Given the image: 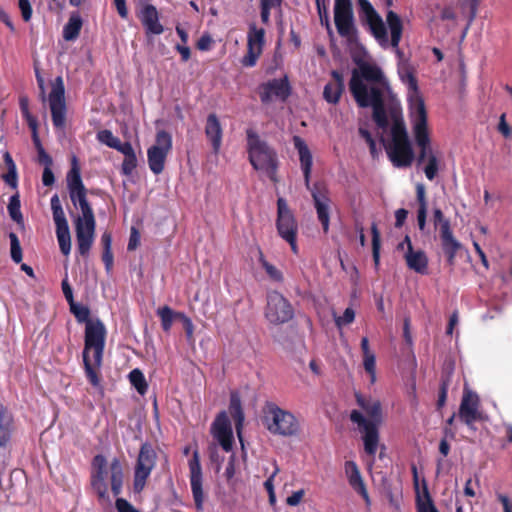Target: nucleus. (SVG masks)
Returning a JSON list of instances; mask_svg holds the SVG:
<instances>
[{"mask_svg":"<svg viewBox=\"0 0 512 512\" xmlns=\"http://www.w3.org/2000/svg\"><path fill=\"white\" fill-rule=\"evenodd\" d=\"M462 9L464 10L466 7L469 10V16H468V26L474 21L477 10L479 6V0H463L461 3Z\"/></svg>","mask_w":512,"mask_h":512,"instance_id":"nucleus-52","label":"nucleus"},{"mask_svg":"<svg viewBox=\"0 0 512 512\" xmlns=\"http://www.w3.org/2000/svg\"><path fill=\"white\" fill-rule=\"evenodd\" d=\"M32 141L37 150L39 164L44 165V167H51L53 164V159L45 151V149L41 143V140L39 138L38 131L37 132L34 131V133H32Z\"/></svg>","mask_w":512,"mask_h":512,"instance_id":"nucleus-38","label":"nucleus"},{"mask_svg":"<svg viewBox=\"0 0 512 512\" xmlns=\"http://www.w3.org/2000/svg\"><path fill=\"white\" fill-rule=\"evenodd\" d=\"M229 410H230L231 415L233 416V418L236 421L237 434L240 439V442L242 443L241 427H242V424L244 421V414H243L242 407H241L240 397H239L238 393H236V392L231 393Z\"/></svg>","mask_w":512,"mask_h":512,"instance_id":"nucleus-33","label":"nucleus"},{"mask_svg":"<svg viewBox=\"0 0 512 512\" xmlns=\"http://www.w3.org/2000/svg\"><path fill=\"white\" fill-rule=\"evenodd\" d=\"M3 180L11 187L17 186V169H10L3 176Z\"/></svg>","mask_w":512,"mask_h":512,"instance_id":"nucleus-62","label":"nucleus"},{"mask_svg":"<svg viewBox=\"0 0 512 512\" xmlns=\"http://www.w3.org/2000/svg\"><path fill=\"white\" fill-rule=\"evenodd\" d=\"M9 239L11 258L15 263L19 264L23 259L19 238L14 232H11L9 234Z\"/></svg>","mask_w":512,"mask_h":512,"instance_id":"nucleus-46","label":"nucleus"},{"mask_svg":"<svg viewBox=\"0 0 512 512\" xmlns=\"http://www.w3.org/2000/svg\"><path fill=\"white\" fill-rule=\"evenodd\" d=\"M69 197L73 205L76 207L78 203L82 202V200L87 199V190L86 188H82L78 190L69 191Z\"/></svg>","mask_w":512,"mask_h":512,"instance_id":"nucleus-55","label":"nucleus"},{"mask_svg":"<svg viewBox=\"0 0 512 512\" xmlns=\"http://www.w3.org/2000/svg\"><path fill=\"white\" fill-rule=\"evenodd\" d=\"M355 312L352 308L348 307L342 316L336 317L335 322L338 327L350 324L354 321Z\"/></svg>","mask_w":512,"mask_h":512,"instance_id":"nucleus-53","label":"nucleus"},{"mask_svg":"<svg viewBox=\"0 0 512 512\" xmlns=\"http://www.w3.org/2000/svg\"><path fill=\"white\" fill-rule=\"evenodd\" d=\"M361 24L367 26L372 36L381 44L388 43L385 23L369 0H356Z\"/></svg>","mask_w":512,"mask_h":512,"instance_id":"nucleus-12","label":"nucleus"},{"mask_svg":"<svg viewBox=\"0 0 512 512\" xmlns=\"http://www.w3.org/2000/svg\"><path fill=\"white\" fill-rule=\"evenodd\" d=\"M211 432L220 446L226 452L232 450L233 432L230 420L226 412H221L212 424Z\"/></svg>","mask_w":512,"mask_h":512,"instance_id":"nucleus-22","label":"nucleus"},{"mask_svg":"<svg viewBox=\"0 0 512 512\" xmlns=\"http://www.w3.org/2000/svg\"><path fill=\"white\" fill-rule=\"evenodd\" d=\"M20 200L19 196L13 195L11 196L8 204V212L13 221H15L18 224H23V216L20 210Z\"/></svg>","mask_w":512,"mask_h":512,"instance_id":"nucleus-45","label":"nucleus"},{"mask_svg":"<svg viewBox=\"0 0 512 512\" xmlns=\"http://www.w3.org/2000/svg\"><path fill=\"white\" fill-rule=\"evenodd\" d=\"M77 205L81 210V215H77L74 219L77 250L81 256L86 257L94 242L96 220L87 199Z\"/></svg>","mask_w":512,"mask_h":512,"instance_id":"nucleus-8","label":"nucleus"},{"mask_svg":"<svg viewBox=\"0 0 512 512\" xmlns=\"http://www.w3.org/2000/svg\"><path fill=\"white\" fill-rule=\"evenodd\" d=\"M115 505L118 512H138L127 500L123 498H117Z\"/></svg>","mask_w":512,"mask_h":512,"instance_id":"nucleus-58","label":"nucleus"},{"mask_svg":"<svg viewBox=\"0 0 512 512\" xmlns=\"http://www.w3.org/2000/svg\"><path fill=\"white\" fill-rule=\"evenodd\" d=\"M82 18L79 14H72L63 28V38L66 41H73L78 38L82 28Z\"/></svg>","mask_w":512,"mask_h":512,"instance_id":"nucleus-34","label":"nucleus"},{"mask_svg":"<svg viewBox=\"0 0 512 512\" xmlns=\"http://www.w3.org/2000/svg\"><path fill=\"white\" fill-rule=\"evenodd\" d=\"M372 233V256L376 265L379 264L380 259V233L376 224H373L371 227Z\"/></svg>","mask_w":512,"mask_h":512,"instance_id":"nucleus-50","label":"nucleus"},{"mask_svg":"<svg viewBox=\"0 0 512 512\" xmlns=\"http://www.w3.org/2000/svg\"><path fill=\"white\" fill-rule=\"evenodd\" d=\"M309 190L311 191L318 220L322 225L324 233H327L330 223L328 189L323 183L316 182Z\"/></svg>","mask_w":512,"mask_h":512,"instance_id":"nucleus-20","label":"nucleus"},{"mask_svg":"<svg viewBox=\"0 0 512 512\" xmlns=\"http://www.w3.org/2000/svg\"><path fill=\"white\" fill-rule=\"evenodd\" d=\"M56 236L61 252L67 256L71 251V235L69 227L56 229Z\"/></svg>","mask_w":512,"mask_h":512,"instance_id":"nucleus-42","label":"nucleus"},{"mask_svg":"<svg viewBox=\"0 0 512 512\" xmlns=\"http://www.w3.org/2000/svg\"><path fill=\"white\" fill-rule=\"evenodd\" d=\"M303 496L304 490L295 491L286 499V503L289 506H297L302 501Z\"/></svg>","mask_w":512,"mask_h":512,"instance_id":"nucleus-63","label":"nucleus"},{"mask_svg":"<svg viewBox=\"0 0 512 512\" xmlns=\"http://www.w3.org/2000/svg\"><path fill=\"white\" fill-rule=\"evenodd\" d=\"M258 254H259V262H260L262 268L265 270L268 277L275 282L282 281V279H283L282 272L277 267L270 264L265 259L264 254L260 249L258 250Z\"/></svg>","mask_w":512,"mask_h":512,"instance_id":"nucleus-40","label":"nucleus"},{"mask_svg":"<svg viewBox=\"0 0 512 512\" xmlns=\"http://www.w3.org/2000/svg\"><path fill=\"white\" fill-rule=\"evenodd\" d=\"M157 314L161 319L162 328L166 332H168L171 329L175 319H181V316H183V314L174 312L168 306L158 308Z\"/></svg>","mask_w":512,"mask_h":512,"instance_id":"nucleus-37","label":"nucleus"},{"mask_svg":"<svg viewBox=\"0 0 512 512\" xmlns=\"http://www.w3.org/2000/svg\"><path fill=\"white\" fill-rule=\"evenodd\" d=\"M129 379L131 384L141 395L146 393L148 386L143 373L139 369L132 370L129 374Z\"/></svg>","mask_w":512,"mask_h":512,"instance_id":"nucleus-43","label":"nucleus"},{"mask_svg":"<svg viewBox=\"0 0 512 512\" xmlns=\"http://www.w3.org/2000/svg\"><path fill=\"white\" fill-rule=\"evenodd\" d=\"M67 186L69 191L85 188L82 182L80 170L76 166V164L71 168L70 172L68 173Z\"/></svg>","mask_w":512,"mask_h":512,"instance_id":"nucleus-44","label":"nucleus"},{"mask_svg":"<svg viewBox=\"0 0 512 512\" xmlns=\"http://www.w3.org/2000/svg\"><path fill=\"white\" fill-rule=\"evenodd\" d=\"M139 18L147 35H160L164 32V27L159 22V13L154 5L146 4Z\"/></svg>","mask_w":512,"mask_h":512,"instance_id":"nucleus-25","label":"nucleus"},{"mask_svg":"<svg viewBox=\"0 0 512 512\" xmlns=\"http://www.w3.org/2000/svg\"><path fill=\"white\" fill-rule=\"evenodd\" d=\"M293 144L295 149L298 151L299 154V160L301 169L304 176V182L307 189H310V178H311V171H312V165H313V157L312 154L305 143V141L300 136H294L293 137Z\"/></svg>","mask_w":512,"mask_h":512,"instance_id":"nucleus-24","label":"nucleus"},{"mask_svg":"<svg viewBox=\"0 0 512 512\" xmlns=\"http://www.w3.org/2000/svg\"><path fill=\"white\" fill-rule=\"evenodd\" d=\"M108 482L113 495L119 496L124 482L122 464L117 458L108 462L103 455H96L92 462L91 486L103 506H109L112 502L108 492Z\"/></svg>","mask_w":512,"mask_h":512,"instance_id":"nucleus-3","label":"nucleus"},{"mask_svg":"<svg viewBox=\"0 0 512 512\" xmlns=\"http://www.w3.org/2000/svg\"><path fill=\"white\" fill-rule=\"evenodd\" d=\"M55 182V176L51 167H44L42 174V183L44 186H52Z\"/></svg>","mask_w":512,"mask_h":512,"instance_id":"nucleus-59","label":"nucleus"},{"mask_svg":"<svg viewBox=\"0 0 512 512\" xmlns=\"http://www.w3.org/2000/svg\"><path fill=\"white\" fill-rule=\"evenodd\" d=\"M408 216V211L404 208H400L395 212V227L401 228Z\"/></svg>","mask_w":512,"mask_h":512,"instance_id":"nucleus-60","label":"nucleus"},{"mask_svg":"<svg viewBox=\"0 0 512 512\" xmlns=\"http://www.w3.org/2000/svg\"><path fill=\"white\" fill-rule=\"evenodd\" d=\"M331 76L334 79L333 82H329L325 85L323 90V98L330 104H337L345 90L343 75L333 70Z\"/></svg>","mask_w":512,"mask_h":512,"instance_id":"nucleus-28","label":"nucleus"},{"mask_svg":"<svg viewBox=\"0 0 512 512\" xmlns=\"http://www.w3.org/2000/svg\"><path fill=\"white\" fill-rule=\"evenodd\" d=\"M114 149L122 153L124 157H128L135 154L133 146L131 145L130 142L119 141Z\"/></svg>","mask_w":512,"mask_h":512,"instance_id":"nucleus-57","label":"nucleus"},{"mask_svg":"<svg viewBox=\"0 0 512 512\" xmlns=\"http://www.w3.org/2000/svg\"><path fill=\"white\" fill-rule=\"evenodd\" d=\"M363 367L369 374L370 383L376 382V356L375 354L363 356Z\"/></svg>","mask_w":512,"mask_h":512,"instance_id":"nucleus-49","label":"nucleus"},{"mask_svg":"<svg viewBox=\"0 0 512 512\" xmlns=\"http://www.w3.org/2000/svg\"><path fill=\"white\" fill-rule=\"evenodd\" d=\"M291 93V87L286 77L272 79L259 86V96L263 104H268L273 97L285 101Z\"/></svg>","mask_w":512,"mask_h":512,"instance_id":"nucleus-21","label":"nucleus"},{"mask_svg":"<svg viewBox=\"0 0 512 512\" xmlns=\"http://www.w3.org/2000/svg\"><path fill=\"white\" fill-rule=\"evenodd\" d=\"M248 160L252 167L265 173L273 182H277V152L259 134L249 128L246 130Z\"/></svg>","mask_w":512,"mask_h":512,"instance_id":"nucleus-5","label":"nucleus"},{"mask_svg":"<svg viewBox=\"0 0 512 512\" xmlns=\"http://www.w3.org/2000/svg\"><path fill=\"white\" fill-rule=\"evenodd\" d=\"M156 464V453L149 444L141 446L134 471L133 490L140 493Z\"/></svg>","mask_w":512,"mask_h":512,"instance_id":"nucleus-16","label":"nucleus"},{"mask_svg":"<svg viewBox=\"0 0 512 512\" xmlns=\"http://www.w3.org/2000/svg\"><path fill=\"white\" fill-rule=\"evenodd\" d=\"M435 511H437V509L429 497L426 500L420 501L418 503V512H435Z\"/></svg>","mask_w":512,"mask_h":512,"instance_id":"nucleus-64","label":"nucleus"},{"mask_svg":"<svg viewBox=\"0 0 512 512\" xmlns=\"http://www.w3.org/2000/svg\"><path fill=\"white\" fill-rule=\"evenodd\" d=\"M65 294V298L68 301L70 305V310L80 323H85V326L87 325V322L89 321H95V319H90V311L87 306L77 303L73 299V290H63Z\"/></svg>","mask_w":512,"mask_h":512,"instance_id":"nucleus-32","label":"nucleus"},{"mask_svg":"<svg viewBox=\"0 0 512 512\" xmlns=\"http://www.w3.org/2000/svg\"><path fill=\"white\" fill-rule=\"evenodd\" d=\"M189 470L191 490L195 505L197 509H201L203 504L202 469L197 451H194L193 457L189 460Z\"/></svg>","mask_w":512,"mask_h":512,"instance_id":"nucleus-23","label":"nucleus"},{"mask_svg":"<svg viewBox=\"0 0 512 512\" xmlns=\"http://www.w3.org/2000/svg\"><path fill=\"white\" fill-rule=\"evenodd\" d=\"M334 23L340 37L352 41L356 39L358 29L355 25L351 0H334Z\"/></svg>","mask_w":512,"mask_h":512,"instance_id":"nucleus-11","label":"nucleus"},{"mask_svg":"<svg viewBox=\"0 0 512 512\" xmlns=\"http://www.w3.org/2000/svg\"><path fill=\"white\" fill-rule=\"evenodd\" d=\"M139 242H140L139 232L135 228H132L129 242L127 245V249L129 251L135 250L137 248V246L139 245Z\"/></svg>","mask_w":512,"mask_h":512,"instance_id":"nucleus-61","label":"nucleus"},{"mask_svg":"<svg viewBox=\"0 0 512 512\" xmlns=\"http://www.w3.org/2000/svg\"><path fill=\"white\" fill-rule=\"evenodd\" d=\"M349 90L358 107L372 108L373 121L379 128L388 127L385 96L391 92V87L378 65L361 62L352 71Z\"/></svg>","mask_w":512,"mask_h":512,"instance_id":"nucleus-1","label":"nucleus"},{"mask_svg":"<svg viewBox=\"0 0 512 512\" xmlns=\"http://www.w3.org/2000/svg\"><path fill=\"white\" fill-rule=\"evenodd\" d=\"M398 74L401 81L405 83L409 89V105L412 120L418 119L419 107L422 105L424 110H426V107L418 90V81L414 75V70L409 64L405 63L399 66Z\"/></svg>","mask_w":512,"mask_h":512,"instance_id":"nucleus-17","label":"nucleus"},{"mask_svg":"<svg viewBox=\"0 0 512 512\" xmlns=\"http://www.w3.org/2000/svg\"><path fill=\"white\" fill-rule=\"evenodd\" d=\"M19 107L23 118L26 120L28 127L31 132L38 131V121L35 116L30 113L29 110V99L27 96H21L19 98Z\"/></svg>","mask_w":512,"mask_h":512,"instance_id":"nucleus-36","label":"nucleus"},{"mask_svg":"<svg viewBox=\"0 0 512 512\" xmlns=\"http://www.w3.org/2000/svg\"><path fill=\"white\" fill-rule=\"evenodd\" d=\"M344 469L350 486L369 504L370 498L357 464L354 461H346Z\"/></svg>","mask_w":512,"mask_h":512,"instance_id":"nucleus-27","label":"nucleus"},{"mask_svg":"<svg viewBox=\"0 0 512 512\" xmlns=\"http://www.w3.org/2000/svg\"><path fill=\"white\" fill-rule=\"evenodd\" d=\"M412 129L416 145L419 148L417 157L418 165L427 161L424 173L428 180L432 181L439 170V160L431 147V139L428 131L427 111L421 105L418 109V119L412 120Z\"/></svg>","mask_w":512,"mask_h":512,"instance_id":"nucleus-6","label":"nucleus"},{"mask_svg":"<svg viewBox=\"0 0 512 512\" xmlns=\"http://www.w3.org/2000/svg\"><path fill=\"white\" fill-rule=\"evenodd\" d=\"M50 205L56 229L69 227L59 196L57 194H54L51 197Z\"/></svg>","mask_w":512,"mask_h":512,"instance_id":"nucleus-35","label":"nucleus"},{"mask_svg":"<svg viewBox=\"0 0 512 512\" xmlns=\"http://www.w3.org/2000/svg\"><path fill=\"white\" fill-rule=\"evenodd\" d=\"M97 140L105 145H107L109 148H115L120 141V139L113 135V133L108 129L100 130L97 133Z\"/></svg>","mask_w":512,"mask_h":512,"instance_id":"nucleus-48","label":"nucleus"},{"mask_svg":"<svg viewBox=\"0 0 512 512\" xmlns=\"http://www.w3.org/2000/svg\"><path fill=\"white\" fill-rule=\"evenodd\" d=\"M294 309L289 301L278 291L270 290L267 294L265 318L272 325H281L290 321Z\"/></svg>","mask_w":512,"mask_h":512,"instance_id":"nucleus-13","label":"nucleus"},{"mask_svg":"<svg viewBox=\"0 0 512 512\" xmlns=\"http://www.w3.org/2000/svg\"><path fill=\"white\" fill-rule=\"evenodd\" d=\"M440 240L447 263L453 266L455 264L456 253L461 248V243L454 237L453 232L448 231L447 228H444L443 233L440 234Z\"/></svg>","mask_w":512,"mask_h":512,"instance_id":"nucleus-29","label":"nucleus"},{"mask_svg":"<svg viewBox=\"0 0 512 512\" xmlns=\"http://www.w3.org/2000/svg\"><path fill=\"white\" fill-rule=\"evenodd\" d=\"M391 143L386 148L387 155L395 167H409L415 158L405 123L401 116L392 112Z\"/></svg>","mask_w":512,"mask_h":512,"instance_id":"nucleus-7","label":"nucleus"},{"mask_svg":"<svg viewBox=\"0 0 512 512\" xmlns=\"http://www.w3.org/2000/svg\"><path fill=\"white\" fill-rule=\"evenodd\" d=\"M205 136L211 143L212 150L218 154L222 146L223 129L218 116L210 113L206 118Z\"/></svg>","mask_w":512,"mask_h":512,"instance_id":"nucleus-26","label":"nucleus"},{"mask_svg":"<svg viewBox=\"0 0 512 512\" xmlns=\"http://www.w3.org/2000/svg\"><path fill=\"white\" fill-rule=\"evenodd\" d=\"M433 223L435 228H439L440 234L443 233L444 228H447L448 231H452L449 219L444 216L440 208L433 209Z\"/></svg>","mask_w":512,"mask_h":512,"instance_id":"nucleus-47","label":"nucleus"},{"mask_svg":"<svg viewBox=\"0 0 512 512\" xmlns=\"http://www.w3.org/2000/svg\"><path fill=\"white\" fill-rule=\"evenodd\" d=\"M265 44V30L258 28L256 24L249 25L247 33V54L243 57L241 63L245 67H253L263 51Z\"/></svg>","mask_w":512,"mask_h":512,"instance_id":"nucleus-19","label":"nucleus"},{"mask_svg":"<svg viewBox=\"0 0 512 512\" xmlns=\"http://www.w3.org/2000/svg\"><path fill=\"white\" fill-rule=\"evenodd\" d=\"M172 149V137L165 130L156 133L155 144L147 150V159L150 170L159 175L165 168L168 153Z\"/></svg>","mask_w":512,"mask_h":512,"instance_id":"nucleus-15","label":"nucleus"},{"mask_svg":"<svg viewBox=\"0 0 512 512\" xmlns=\"http://www.w3.org/2000/svg\"><path fill=\"white\" fill-rule=\"evenodd\" d=\"M18 6L21 11L22 18L25 22L30 21L32 17V6L29 0H19Z\"/></svg>","mask_w":512,"mask_h":512,"instance_id":"nucleus-54","label":"nucleus"},{"mask_svg":"<svg viewBox=\"0 0 512 512\" xmlns=\"http://www.w3.org/2000/svg\"><path fill=\"white\" fill-rule=\"evenodd\" d=\"M137 167V157L136 154L124 157V160L122 162L121 166V172L125 176H129L133 173V171Z\"/></svg>","mask_w":512,"mask_h":512,"instance_id":"nucleus-51","label":"nucleus"},{"mask_svg":"<svg viewBox=\"0 0 512 512\" xmlns=\"http://www.w3.org/2000/svg\"><path fill=\"white\" fill-rule=\"evenodd\" d=\"M386 23L391 33V46L398 49L403 33L402 20L396 12L389 10L386 14Z\"/></svg>","mask_w":512,"mask_h":512,"instance_id":"nucleus-31","label":"nucleus"},{"mask_svg":"<svg viewBox=\"0 0 512 512\" xmlns=\"http://www.w3.org/2000/svg\"><path fill=\"white\" fill-rule=\"evenodd\" d=\"M263 423L274 435L290 437L300 431V422L294 414L273 404L267 406Z\"/></svg>","mask_w":512,"mask_h":512,"instance_id":"nucleus-9","label":"nucleus"},{"mask_svg":"<svg viewBox=\"0 0 512 512\" xmlns=\"http://www.w3.org/2000/svg\"><path fill=\"white\" fill-rule=\"evenodd\" d=\"M276 228L279 236L290 245L292 252L297 254L298 223L286 200L281 197L277 200Z\"/></svg>","mask_w":512,"mask_h":512,"instance_id":"nucleus-10","label":"nucleus"},{"mask_svg":"<svg viewBox=\"0 0 512 512\" xmlns=\"http://www.w3.org/2000/svg\"><path fill=\"white\" fill-rule=\"evenodd\" d=\"M11 416L4 410L0 411V446H4L10 437Z\"/></svg>","mask_w":512,"mask_h":512,"instance_id":"nucleus-41","label":"nucleus"},{"mask_svg":"<svg viewBox=\"0 0 512 512\" xmlns=\"http://www.w3.org/2000/svg\"><path fill=\"white\" fill-rule=\"evenodd\" d=\"M458 416L471 430H475L474 423L482 419L479 397L468 388L463 391Z\"/></svg>","mask_w":512,"mask_h":512,"instance_id":"nucleus-18","label":"nucleus"},{"mask_svg":"<svg viewBox=\"0 0 512 512\" xmlns=\"http://www.w3.org/2000/svg\"><path fill=\"white\" fill-rule=\"evenodd\" d=\"M355 397L361 410H352L350 420L362 435L365 452L374 458L379 447L378 429L383 421L382 404L380 400L360 393Z\"/></svg>","mask_w":512,"mask_h":512,"instance_id":"nucleus-2","label":"nucleus"},{"mask_svg":"<svg viewBox=\"0 0 512 512\" xmlns=\"http://www.w3.org/2000/svg\"><path fill=\"white\" fill-rule=\"evenodd\" d=\"M317 12L320 19V24L324 26L327 30V33L332 36L333 35V29L330 22L329 12H328V6L327 2L328 0H315Z\"/></svg>","mask_w":512,"mask_h":512,"instance_id":"nucleus-39","label":"nucleus"},{"mask_svg":"<svg viewBox=\"0 0 512 512\" xmlns=\"http://www.w3.org/2000/svg\"><path fill=\"white\" fill-rule=\"evenodd\" d=\"M406 264L409 269L420 274H426L428 270V258L424 251H415L413 247L407 249L405 253Z\"/></svg>","mask_w":512,"mask_h":512,"instance_id":"nucleus-30","label":"nucleus"},{"mask_svg":"<svg viewBox=\"0 0 512 512\" xmlns=\"http://www.w3.org/2000/svg\"><path fill=\"white\" fill-rule=\"evenodd\" d=\"M105 341V325L99 319L87 322V325L85 326L83 361L87 378L94 386L98 385L99 383V379L96 374V368L101 365Z\"/></svg>","mask_w":512,"mask_h":512,"instance_id":"nucleus-4","label":"nucleus"},{"mask_svg":"<svg viewBox=\"0 0 512 512\" xmlns=\"http://www.w3.org/2000/svg\"><path fill=\"white\" fill-rule=\"evenodd\" d=\"M48 101L53 126L56 129H64L66 126L67 106L65 100V86L61 76L56 77L51 83Z\"/></svg>","mask_w":512,"mask_h":512,"instance_id":"nucleus-14","label":"nucleus"},{"mask_svg":"<svg viewBox=\"0 0 512 512\" xmlns=\"http://www.w3.org/2000/svg\"><path fill=\"white\" fill-rule=\"evenodd\" d=\"M416 199L418 202V208H427L426 190L425 186L421 183L416 185Z\"/></svg>","mask_w":512,"mask_h":512,"instance_id":"nucleus-56","label":"nucleus"}]
</instances>
